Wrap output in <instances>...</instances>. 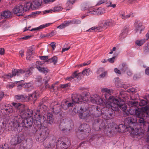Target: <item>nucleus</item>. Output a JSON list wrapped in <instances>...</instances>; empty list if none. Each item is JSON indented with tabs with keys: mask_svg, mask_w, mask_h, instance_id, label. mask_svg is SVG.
<instances>
[{
	"mask_svg": "<svg viewBox=\"0 0 149 149\" xmlns=\"http://www.w3.org/2000/svg\"><path fill=\"white\" fill-rule=\"evenodd\" d=\"M122 66H123V67L121 69V71L123 72H124L126 71H127V75L129 76H131L132 74V71L128 69L126 65H125V64L123 63L122 64Z\"/></svg>",
	"mask_w": 149,
	"mask_h": 149,
	"instance_id": "aec40b11",
	"label": "nucleus"
},
{
	"mask_svg": "<svg viewBox=\"0 0 149 149\" xmlns=\"http://www.w3.org/2000/svg\"><path fill=\"white\" fill-rule=\"evenodd\" d=\"M39 135L38 137V141L42 142L45 140L49 134V130L47 128L43 126H40L39 129Z\"/></svg>",
	"mask_w": 149,
	"mask_h": 149,
	"instance_id": "0eeeda50",
	"label": "nucleus"
},
{
	"mask_svg": "<svg viewBox=\"0 0 149 149\" xmlns=\"http://www.w3.org/2000/svg\"><path fill=\"white\" fill-rule=\"evenodd\" d=\"M95 12H93V15H101L105 13V10L104 8H99L98 9H95Z\"/></svg>",
	"mask_w": 149,
	"mask_h": 149,
	"instance_id": "393cba45",
	"label": "nucleus"
},
{
	"mask_svg": "<svg viewBox=\"0 0 149 149\" xmlns=\"http://www.w3.org/2000/svg\"><path fill=\"white\" fill-rule=\"evenodd\" d=\"M2 14L3 18H4L10 17L12 15L11 13L8 10L3 11L2 12Z\"/></svg>",
	"mask_w": 149,
	"mask_h": 149,
	"instance_id": "7c9ffc66",
	"label": "nucleus"
},
{
	"mask_svg": "<svg viewBox=\"0 0 149 149\" xmlns=\"http://www.w3.org/2000/svg\"><path fill=\"white\" fill-rule=\"evenodd\" d=\"M110 19H107V20H102L101 21L102 24L104 26H110Z\"/></svg>",
	"mask_w": 149,
	"mask_h": 149,
	"instance_id": "72a5a7b5",
	"label": "nucleus"
},
{
	"mask_svg": "<svg viewBox=\"0 0 149 149\" xmlns=\"http://www.w3.org/2000/svg\"><path fill=\"white\" fill-rule=\"evenodd\" d=\"M146 40L143 39L136 40L135 42V45L138 46H142L145 42Z\"/></svg>",
	"mask_w": 149,
	"mask_h": 149,
	"instance_id": "c756f323",
	"label": "nucleus"
},
{
	"mask_svg": "<svg viewBox=\"0 0 149 149\" xmlns=\"http://www.w3.org/2000/svg\"><path fill=\"white\" fill-rule=\"evenodd\" d=\"M6 113L8 114L10 113H12L13 111V107L10 108H9V109H6Z\"/></svg>",
	"mask_w": 149,
	"mask_h": 149,
	"instance_id": "49530a36",
	"label": "nucleus"
},
{
	"mask_svg": "<svg viewBox=\"0 0 149 149\" xmlns=\"http://www.w3.org/2000/svg\"><path fill=\"white\" fill-rule=\"evenodd\" d=\"M134 26V31L135 33H139V34H141L145 29L143 25L142 22L137 20H136L135 22Z\"/></svg>",
	"mask_w": 149,
	"mask_h": 149,
	"instance_id": "6e6552de",
	"label": "nucleus"
},
{
	"mask_svg": "<svg viewBox=\"0 0 149 149\" xmlns=\"http://www.w3.org/2000/svg\"><path fill=\"white\" fill-rule=\"evenodd\" d=\"M24 11V7L21 4H19L16 6L13 10L14 13L17 14L19 16H23Z\"/></svg>",
	"mask_w": 149,
	"mask_h": 149,
	"instance_id": "1a4fd4ad",
	"label": "nucleus"
},
{
	"mask_svg": "<svg viewBox=\"0 0 149 149\" xmlns=\"http://www.w3.org/2000/svg\"><path fill=\"white\" fill-rule=\"evenodd\" d=\"M53 50H54L56 48V43L54 42H52L50 44Z\"/></svg>",
	"mask_w": 149,
	"mask_h": 149,
	"instance_id": "bf43d9fd",
	"label": "nucleus"
},
{
	"mask_svg": "<svg viewBox=\"0 0 149 149\" xmlns=\"http://www.w3.org/2000/svg\"><path fill=\"white\" fill-rule=\"evenodd\" d=\"M46 78L47 79L46 80L45 79V87L46 88H50V89H53L54 90V86L55 84H53L52 86H50L49 85L48 83V81L49 80V77H46Z\"/></svg>",
	"mask_w": 149,
	"mask_h": 149,
	"instance_id": "cd10ccee",
	"label": "nucleus"
},
{
	"mask_svg": "<svg viewBox=\"0 0 149 149\" xmlns=\"http://www.w3.org/2000/svg\"><path fill=\"white\" fill-rule=\"evenodd\" d=\"M115 58V57L113 56L112 58H109L108 59V61L111 63H113L114 61Z\"/></svg>",
	"mask_w": 149,
	"mask_h": 149,
	"instance_id": "4d7b16f0",
	"label": "nucleus"
},
{
	"mask_svg": "<svg viewBox=\"0 0 149 149\" xmlns=\"http://www.w3.org/2000/svg\"><path fill=\"white\" fill-rule=\"evenodd\" d=\"M32 68H30L29 69H26L25 70H23L21 69H14L12 70V74L10 73L5 75V77L8 79H9L14 76L17 75L18 76L22 73H25V75L26 77H28L32 74Z\"/></svg>",
	"mask_w": 149,
	"mask_h": 149,
	"instance_id": "39448f33",
	"label": "nucleus"
},
{
	"mask_svg": "<svg viewBox=\"0 0 149 149\" xmlns=\"http://www.w3.org/2000/svg\"><path fill=\"white\" fill-rule=\"evenodd\" d=\"M32 6L33 5H32V3H31V2H28L26 3L24 5V10L25 11H26L28 10H29L30 8L33 9Z\"/></svg>",
	"mask_w": 149,
	"mask_h": 149,
	"instance_id": "c85d7f7f",
	"label": "nucleus"
},
{
	"mask_svg": "<svg viewBox=\"0 0 149 149\" xmlns=\"http://www.w3.org/2000/svg\"><path fill=\"white\" fill-rule=\"evenodd\" d=\"M107 73L106 72H104L100 75V77L102 78H104L107 75Z\"/></svg>",
	"mask_w": 149,
	"mask_h": 149,
	"instance_id": "69168bd1",
	"label": "nucleus"
},
{
	"mask_svg": "<svg viewBox=\"0 0 149 149\" xmlns=\"http://www.w3.org/2000/svg\"><path fill=\"white\" fill-rule=\"evenodd\" d=\"M57 61V57L56 56H54L51 58H49L47 61L49 63H53L54 64H55L56 63Z\"/></svg>",
	"mask_w": 149,
	"mask_h": 149,
	"instance_id": "473e14b6",
	"label": "nucleus"
},
{
	"mask_svg": "<svg viewBox=\"0 0 149 149\" xmlns=\"http://www.w3.org/2000/svg\"><path fill=\"white\" fill-rule=\"evenodd\" d=\"M137 120L134 119L132 117H128L126 118L124 121V125L123 124H120L119 125L118 127L121 130V127H125L126 128H130L132 130H134V126L136 124Z\"/></svg>",
	"mask_w": 149,
	"mask_h": 149,
	"instance_id": "423d86ee",
	"label": "nucleus"
},
{
	"mask_svg": "<svg viewBox=\"0 0 149 149\" xmlns=\"http://www.w3.org/2000/svg\"><path fill=\"white\" fill-rule=\"evenodd\" d=\"M146 74L149 75V67L147 68L145 70Z\"/></svg>",
	"mask_w": 149,
	"mask_h": 149,
	"instance_id": "774afa93",
	"label": "nucleus"
},
{
	"mask_svg": "<svg viewBox=\"0 0 149 149\" xmlns=\"http://www.w3.org/2000/svg\"><path fill=\"white\" fill-rule=\"evenodd\" d=\"M24 137L23 134H21L18 135L17 138V143H20L24 140Z\"/></svg>",
	"mask_w": 149,
	"mask_h": 149,
	"instance_id": "2f4dec72",
	"label": "nucleus"
},
{
	"mask_svg": "<svg viewBox=\"0 0 149 149\" xmlns=\"http://www.w3.org/2000/svg\"><path fill=\"white\" fill-rule=\"evenodd\" d=\"M99 28L96 27H93L90 28V29L92 32L95 31L97 32L99 30Z\"/></svg>",
	"mask_w": 149,
	"mask_h": 149,
	"instance_id": "09e8293b",
	"label": "nucleus"
},
{
	"mask_svg": "<svg viewBox=\"0 0 149 149\" xmlns=\"http://www.w3.org/2000/svg\"><path fill=\"white\" fill-rule=\"evenodd\" d=\"M40 37L41 38H47L49 37L48 33H47L46 34H42L40 36Z\"/></svg>",
	"mask_w": 149,
	"mask_h": 149,
	"instance_id": "5fc2aeb1",
	"label": "nucleus"
},
{
	"mask_svg": "<svg viewBox=\"0 0 149 149\" xmlns=\"http://www.w3.org/2000/svg\"><path fill=\"white\" fill-rule=\"evenodd\" d=\"M75 2L74 0H73V1H71V3L70 1H68L67 2L66 4V6H69V8H66V10H69L70 9L72 8V4Z\"/></svg>",
	"mask_w": 149,
	"mask_h": 149,
	"instance_id": "c9c22d12",
	"label": "nucleus"
},
{
	"mask_svg": "<svg viewBox=\"0 0 149 149\" xmlns=\"http://www.w3.org/2000/svg\"><path fill=\"white\" fill-rule=\"evenodd\" d=\"M36 68L38 70L41 72L43 73L44 74L46 73L47 72V70L46 69H45L44 68H42L39 66L37 65L36 66Z\"/></svg>",
	"mask_w": 149,
	"mask_h": 149,
	"instance_id": "f704fd0d",
	"label": "nucleus"
},
{
	"mask_svg": "<svg viewBox=\"0 0 149 149\" xmlns=\"http://www.w3.org/2000/svg\"><path fill=\"white\" fill-rule=\"evenodd\" d=\"M47 108V106L43 104V103H42L41 102H40L38 106V109L37 110L36 113V114L37 115L38 114H40V113L41 111L43 112V111L46 109Z\"/></svg>",
	"mask_w": 149,
	"mask_h": 149,
	"instance_id": "4468645a",
	"label": "nucleus"
},
{
	"mask_svg": "<svg viewBox=\"0 0 149 149\" xmlns=\"http://www.w3.org/2000/svg\"><path fill=\"white\" fill-rule=\"evenodd\" d=\"M133 16V14L132 13L126 15H125V14H123L121 15V17L123 19H125L127 18L130 17H132Z\"/></svg>",
	"mask_w": 149,
	"mask_h": 149,
	"instance_id": "4c0bfd02",
	"label": "nucleus"
},
{
	"mask_svg": "<svg viewBox=\"0 0 149 149\" xmlns=\"http://www.w3.org/2000/svg\"><path fill=\"white\" fill-rule=\"evenodd\" d=\"M17 138H13L11 141V143L13 145L16 146L17 144H19V143H17Z\"/></svg>",
	"mask_w": 149,
	"mask_h": 149,
	"instance_id": "ea45409f",
	"label": "nucleus"
},
{
	"mask_svg": "<svg viewBox=\"0 0 149 149\" xmlns=\"http://www.w3.org/2000/svg\"><path fill=\"white\" fill-rule=\"evenodd\" d=\"M2 109H3L4 110L6 111V109H9L12 107L10 105L8 104H3L2 105Z\"/></svg>",
	"mask_w": 149,
	"mask_h": 149,
	"instance_id": "a19ab883",
	"label": "nucleus"
},
{
	"mask_svg": "<svg viewBox=\"0 0 149 149\" xmlns=\"http://www.w3.org/2000/svg\"><path fill=\"white\" fill-rule=\"evenodd\" d=\"M79 130L81 131H83L88 133L90 132L91 130L89 125L84 124L81 125L79 128Z\"/></svg>",
	"mask_w": 149,
	"mask_h": 149,
	"instance_id": "f8f14e48",
	"label": "nucleus"
},
{
	"mask_svg": "<svg viewBox=\"0 0 149 149\" xmlns=\"http://www.w3.org/2000/svg\"><path fill=\"white\" fill-rule=\"evenodd\" d=\"M30 48L28 49L27 51L26 58L27 60H30L31 59V55L34 54L33 49L31 47H30Z\"/></svg>",
	"mask_w": 149,
	"mask_h": 149,
	"instance_id": "f3484780",
	"label": "nucleus"
},
{
	"mask_svg": "<svg viewBox=\"0 0 149 149\" xmlns=\"http://www.w3.org/2000/svg\"><path fill=\"white\" fill-rule=\"evenodd\" d=\"M101 91L102 93L104 94L107 101L100 98L99 95L96 94L90 95L89 94V97H88L90 102H91L92 103L99 104L106 107L104 113H102L100 109V114L99 116L101 115L105 120L111 119L115 115L114 111H117L119 108L121 107V109L123 110L125 109L126 107L124 104L125 100H121L120 95L121 93L125 92H120L119 97H118L111 95V94L113 93V90L107 88H102Z\"/></svg>",
	"mask_w": 149,
	"mask_h": 149,
	"instance_id": "f257e3e1",
	"label": "nucleus"
},
{
	"mask_svg": "<svg viewBox=\"0 0 149 149\" xmlns=\"http://www.w3.org/2000/svg\"><path fill=\"white\" fill-rule=\"evenodd\" d=\"M53 10H46L44 11L43 12V13L44 14H46L47 13H52V11H53Z\"/></svg>",
	"mask_w": 149,
	"mask_h": 149,
	"instance_id": "e2e57ef3",
	"label": "nucleus"
},
{
	"mask_svg": "<svg viewBox=\"0 0 149 149\" xmlns=\"http://www.w3.org/2000/svg\"><path fill=\"white\" fill-rule=\"evenodd\" d=\"M40 13V12L39 11L33 12L32 13V14L31 15H32V17H35L36 14H39Z\"/></svg>",
	"mask_w": 149,
	"mask_h": 149,
	"instance_id": "338daca9",
	"label": "nucleus"
},
{
	"mask_svg": "<svg viewBox=\"0 0 149 149\" xmlns=\"http://www.w3.org/2000/svg\"><path fill=\"white\" fill-rule=\"evenodd\" d=\"M72 24H80L81 23V21L80 20L74 19L72 21Z\"/></svg>",
	"mask_w": 149,
	"mask_h": 149,
	"instance_id": "8fccbe9b",
	"label": "nucleus"
},
{
	"mask_svg": "<svg viewBox=\"0 0 149 149\" xmlns=\"http://www.w3.org/2000/svg\"><path fill=\"white\" fill-rule=\"evenodd\" d=\"M50 110L54 113L56 114L60 110V105L57 102H52L50 105Z\"/></svg>",
	"mask_w": 149,
	"mask_h": 149,
	"instance_id": "9d476101",
	"label": "nucleus"
},
{
	"mask_svg": "<svg viewBox=\"0 0 149 149\" xmlns=\"http://www.w3.org/2000/svg\"><path fill=\"white\" fill-rule=\"evenodd\" d=\"M52 24V23H47L45 24H44L38 27L34 28H33L30 31H35L38 30L39 29H42L43 28L47 27Z\"/></svg>",
	"mask_w": 149,
	"mask_h": 149,
	"instance_id": "5701e85b",
	"label": "nucleus"
},
{
	"mask_svg": "<svg viewBox=\"0 0 149 149\" xmlns=\"http://www.w3.org/2000/svg\"><path fill=\"white\" fill-rule=\"evenodd\" d=\"M48 33L49 37H51L55 35L56 33V32L55 31H53L52 32Z\"/></svg>",
	"mask_w": 149,
	"mask_h": 149,
	"instance_id": "864d4df0",
	"label": "nucleus"
},
{
	"mask_svg": "<svg viewBox=\"0 0 149 149\" xmlns=\"http://www.w3.org/2000/svg\"><path fill=\"white\" fill-rule=\"evenodd\" d=\"M128 30L127 28H126L123 29L120 35L119 38L120 39L124 38L127 35Z\"/></svg>",
	"mask_w": 149,
	"mask_h": 149,
	"instance_id": "412c9836",
	"label": "nucleus"
},
{
	"mask_svg": "<svg viewBox=\"0 0 149 149\" xmlns=\"http://www.w3.org/2000/svg\"><path fill=\"white\" fill-rule=\"evenodd\" d=\"M88 13L90 14H93V12H95V9L91 7L89 8L88 9Z\"/></svg>",
	"mask_w": 149,
	"mask_h": 149,
	"instance_id": "58836bf2",
	"label": "nucleus"
},
{
	"mask_svg": "<svg viewBox=\"0 0 149 149\" xmlns=\"http://www.w3.org/2000/svg\"><path fill=\"white\" fill-rule=\"evenodd\" d=\"M141 116V117L138 118H140L139 120L140 127L142 128L145 126V122L144 121V120L148 117V115L147 116L144 115H142Z\"/></svg>",
	"mask_w": 149,
	"mask_h": 149,
	"instance_id": "ddd939ff",
	"label": "nucleus"
},
{
	"mask_svg": "<svg viewBox=\"0 0 149 149\" xmlns=\"http://www.w3.org/2000/svg\"><path fill=\"white\" fill-rule=\"evenodd\" d=\"M110 26H112L116 24L115 22L111 19H110Z\"/></svg>",
	"mask_w": 149,
	"mask_h": 149,
	"instance_id": "052dcab7",
	"label": "nucleus"
},
{
	"mask_svg": "<svg viewBox=\"0 0 149 149\" xmlns=\"http://www.w3.org/2000/svg\"><path fill=\"white\" fill-rule=\"evenodd\" d=\"M91 72L90 70L88 68L85 69L82 71V74L84 75H88Z\"/></svg>",
	"mask_w": 149,
	"mask_h": 149,
	"instance_id": "e433bc0d",
	"label": "nucleus"
},
{
	"mask_svg": "<svg viewBox=\"0 0 149 149\" xmlns=\"http://www.w3.org/2000/svg\"><path fill=\"white\" fill-rule=\"evenodd\" d=\"M9 147H8V145L5 144L4 146H0V149H9Z\"/></svg>",
	"mask_w": 149,
	"mask_h": 149,
	"instance_id": "3c124183",
	"label": "nucleus"
},
{
	"mask_svg": "<svg viewBox=\"0 0 149 149\" xmlns=\"http://www.w3.org/2000/svg\"><path fill=\"white\" fill-rule=\"evenodd\" d=\"M34 119V120H33V123L34 124L36 125H41V119L42 116L40 114H38Z\"/></svg>",
	"mask_w": 149,
	"mask_h": 149,
	"instance_id": "a211bd4d",
	"label": "nucleus"
},
{
	"mask_svg": "<svg viewBox=\"0 0 149 149\" xmlns=\"http://www.w3.org/2000/svg\"><path fill=\"white\" fill-rule=\"evenodd\" d=\"M145 52H149V42L145 48Z\"/></svg>",
	"mask_w": 149,
	"mask_h": 149,
	"instance_id": "13d9d810",
	"label": "nucleus"
},
{
	"mask_svg": "<svg viewBox=\"0 0 149 149\" xmlns=\"http://www.w3.org/2000/svg\"><path fill=\"white\" fill-rule=\"evenodd\" d=\"M62 9V8L60 6L56 7L54 8V9L52 10H53V12H56L61 11Z\"/></svg>",
	"mask_w": 149,
	"mask_h": 149,
	"instance_id": "a18cd8bd",
	"label": "nucleus"
},
{
	"mask_svg": "<svg viewBox=\"0 0 149 149\" xmlns=\"http://www.w3.org/2000/svg\"><path fill=\"white\" fill-rule=\"evenodd\" d=\"M39 95L40 94L39 91H36L33 93L28 94V99L30 100L33 99L34 100H36L37 98L39 96Z\"/></svg>",
	"mask_w": 149,
	"mask_h": 149,
	"instance_id": "6ab92c4d",
	"label": "nucleus"
},
{
	"mask_svg": "<svg viewBox=\"0 0 149 149\" xmlns=\"http://www.w3.org/2000/svg\"><path fill=\"white\" fill-rule=\"evenodd\" d=\"M65 141L64 137H62L58 139L56 145L58 149H65Z\"/></svg>",
	"mask_w": 149,
	"mask_h": 149,
	"instance_id": "9b49d317",
	"label": "nucleus"
},
{
	"mask_svg": "<svg viewBox=\"0 0 149 149\" xmlns=\"http://www.w3.org/2000/svg\"><path fill=\"white\" fill-rule=\"evenodd\" d=\"M31 86V84L30 83H28L24 84V86L25 88H30Z\"/></svg>",
	"mask_w": 149,
	"mask_h": 149,
	"instance_id": "680f3d73",
	"label": "nucleus"
},
{
	"mask_svg": "<svg viewBox=\"0 0 149 149\" xmlns=\"http://www.w3.org/2000/svg\"><path fill=\"white\" fill-rule=\"evenodd\" d=\"M15 85V84L14 83H11L9 84L7 86V87L9 89L13 88Z\"/></svg>",
	"mask_w": 149,
	"mask_h": 149,
	"instance_id": "6e6d98bb",
	"label": "nucleus"
},
{
	"mask_svg": "<svg viewBox=\"0 0 149 149\" xmlns=\"http://www.w3.org/2000/svg\"><path fill=\"white\" fill-rule=\"evenodd\" d=\"M65 28V22L64 21L63 23H62L59 26L57 27V28L60 29H63Z\"/></svg>",
	"mask_w": 149,
	"mask_h": 149,
	"instance_id": "c03bdc74",
	"label": "nucleus"
},
{
	"mask_svg": "<svg viewBox=\"0 0 149 149\" xmlns=\"http://www.w3.org/2000/svg\"><path fill=\"white\" fill-rule=\"evenodd\" d=\"M42 3V0H33L32 3L33 9L38 8Z\"/></svg>",
	"mask_w": 149,
	"mask_h": 149,
	"instance_id": "dca6fc26",
	"label": "nucleus"
},
{
	"mask_svg": "<svg viewBox=\"0 0 149 149\" xmlns=\"http://www.w3.org/2000/svg\"><path fill=\"white\" fill-rule=\"evenodd\" d=\"M147 102L143 100H141L139 102V105L141 106H143L146 104Z\"/></svg>",
	"mask_w": 149,
	"mask_h": 149,
	"instance_id": "37998d69",
	"label": "nucleus"
},
{
	"mask_svg": "<svg viewBox=\"0 0 149 149\" xmlns=\"http://www.w3.org/2000/svg\"><path fill=\"white\" fill-rule=\"evenodd\" d=\"M120 95L122 98L121 100H124V104L126 108L125 110H123L121 109V107H120L117 110H118L120 108L124 112H125L127 115L130 114L131 115L135 116L137 117H141L142 116V115H144L146 116L148 115V113L146 111L149 109V106L147 105L145 106L143 108L145 111H142L141 109L139 108H136V107L135 106L138 104V103L136 101L130 102V103L132 105V106L130 107L128 110L126 111L127 107L125 103V102L128 101V96L126 92L121 93Z\"/></svg>",
	"mask_w": 149,
	"mask_h": 149,
	"instance_id": "20e7f679",
	"label": "nucleus"
},
{
	"mask_svg": "<svg viewBox=\"0 0 149 149\" xmlns=\"http://www.w3.org/2000/svg\"><path fill=\"white\" fill-rule=\"evenodd\" d=\"M40 58L42 60L46 61L48 59L49 57L47 56H40Z\"/></svg>",
	"mask_w": 149,
	"mask_h": 149,
	"instance_id": "de8ad7c7",
	"label": "nucleus"
},
{
	"mask_svg": "<svg viewBox=\"0 0 149 149\" xmlns=\"http://www.w3.org/2000/svg\"><path fill=\"white\" fill-rule=\"evenodd\" d=\"M107 0H100L98 2L97 4V5L99 6L101 4L105 3Z\"/></svg>",
	"mask_w": 149,
	"mask_h": 149,
	"instance_id": "603ef678",
	"label": "nucleus"
},
{
	"mask_svg": "<svg viewBox=\"0 0 149 149\" xmlns=\"http://www.w3.org/2000/svg\"><path fill=\"white\" fill-rule=\"evenodd\" d=\"M12 104L16 108L19 110L21 111L23 110V109H21V108H24V105L19 103H13Z\"/></svg>",
	"mask_w": 149,
	"mask_h": 149,
	"instance_id": "a878e982",
	"label": "nucleus"
},
{
	"mask_svg": "<svg viewBox=\"0 0 149 149\" xmlns=\"http://www.w3.org/2000/svg\"><path fill=\"white\" fill-rule=\"evenodd\" d=\"M65 121L64 119H61L59 125V128L62 131L65 130Z\"/></svg>",
	"mask_w": 149,
	"mask_h": 149,
	"instance_id": "b1692460",
	"label": "nucleus"
},
{
	"mask_svg": "<svg viewBox=\"0 0 149 149\" xmlns=\"http://www.w3.org/2000/svg\"><path fill=\"white\" fill-rule=\"evenodd\" d=\"M33 111L29 109H26L24 108L20 113V115L15 116L13 122V127L18 132H20L24 127L28 128L31 127L33 119L31 117Z\"/></svg>",
	"mask_w": 149,
	"mask_h": 149,
	"instance_id": "7ed1b4c3",
	"label": "nucleus"
},
{
	"mask_svg": "<svg viewBox=\"0 0 149 149\" xmlns=\"http://www.w3.org/2000/svg\"><path fill=\"white\" fill-rule=\"evenodd\" d=\"M29 96L26 94L23 95H17L15 96L17 101L18 102H24L25 101V98L28 99Z\"/></svg>",
	"mask_w": 149,
	"mask_h": 149,
	"instance_id": "2eb2a0df",
	"label": "nucleus"
},
{
	"mask_svg": "<svg viewBox=\"0 0 149 149\" xmlns=\"http://www.w3.org/2000/svg\"><path fill=\"white\" fill-rule=\"evenodd\" d=\"M53 116L52 114L49 113L47 116V121L48 123L50 124H52L54 122Z\"/></svg>",
	"mask_w": 149,
	"mask_h": 149,
	"instance_id": "bb28decb",
	"label": "nucleus"
},
{
	"mask_svg": "<svg viewBox=\"0 0 149 149\" xmlns=\"http://www.w3.org/2000/svg\"><path fill=\"white\" fill-rule=\"evenodd\" d=\"M72 102L68 103V106L72 107L75 104H81L80 109L81 112L79 116L81 119H84L87 122H90L93 118L98 117L100 114V109L97 106L90 105L88 97L89 93L83 92L81 95L74 94L72 96Z\"/></svg>",
	"mask_w": 149,
	"mask_h": 149,
	"instance_id": "f03ea898",
	"label": "nucleus"
},
{
	"mask_svg": "<svg viewBox=\"0 0 149 149\" xmlns=\"http://www.w3.org/2000/svg\"><path fill=\"white\" fill-rule=\"evenodd\" d=\"M101 124L100 125V126L99 127V129H104L106 128L107 126H105V123L104 121H102L101 122Z\"/></svg>",
	"mask_w": 149,
	"mask_h": 149,
	"instance_id": "79ce46f5",
	"label": "nucleus"
},
{
	"mask_svg": "<svg viewBox=\"0 0 149 149\" xmlns=\"http://www.w3.org/2000/svg\"><path fill=\"white\" fill-rule=\"evenodd\" d=\"M74 78H76L78 80L80 79L83 77V75L81 72H79L78 71H75L72 75Z\"/></svg>",
	"mask_w": 149,
	"mask_h": 149,
	"instance_id": "4be33fe9",
	"label": "nucleus"
},
{
	"mask_svg": "<svg viewBox=\"0 0 149 149\" xmlns=\"http://www.w3.org/2000/svg\"><path fill=\"white\" fill-rule=\"evenodd\" d=\"M5 53V50L3 48H0V54L1 55H3Z\"/></svg>",
	"mask_w": 149,
	"mask_h": 149,
	"instance_id": "0e129e2a",
	"label": "nucleus"
}]
</instances>
